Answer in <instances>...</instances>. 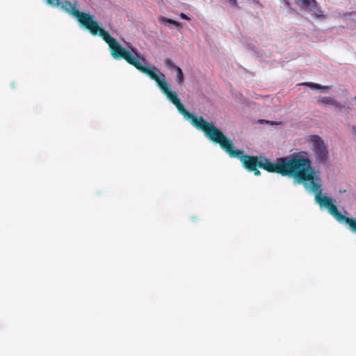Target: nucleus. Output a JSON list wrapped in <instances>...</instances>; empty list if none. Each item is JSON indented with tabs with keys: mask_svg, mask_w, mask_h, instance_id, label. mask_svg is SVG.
I'll use <instances>...</instances> for the list:
<instances>
[{
	"mask_svg": "<svg viewBox=\"0 0 356 356\" xmlns=\"http://www.w3.org/2000/svg\"><path fill=\"white\" fill-rule=\"evenodd\" d=\"M302 152L293 154L291 157H282L277 159L276 163H271L268 159L263 158L260 160L259 168L269 172H276L282 176H288L296 178L298 181L300 179H307L306 170L309 168L310 159L302 158Z\"/></svg>",
	"mask_w": 356,
	"mask_h": 356,
	"instance_id": "1",
	"label": "nucleus"
},
{
	"mask_svg": "<svg viewBox=\"0 0 356 356\" xmlns=\"http://www.w3.org/2000/svg\"><path fill=\"white\" fill-rule=\"evenodd\" d=\"M106 42L108 44L112 56L115 59H124L129 64L134 66L140 72L147 74L150 79L155 81L159 87L165 80V75L161 73L157 68H152L144 66L137 58L138 57V51L136 49H131L132 52L136 55L134 56L130 51L123 48L120 44L111 35H106Z\"/></svg>",
	"mask_w": 356,
	"mask_h": 356,
	"instance_id": "2",
	"label": "nucleus"
},
{
	"mask_svg": "<svg viewBox=\"0 0 356 356\" xmlns=\"http://www.w3.org/2000/svg\"><path fill=\"white\" fill-rule=\"evenodd\" d=\"M318 162H325L328 157V150L323 139L318 135H312L308 138Z\"/></svg>",
	"mask_w": 356,
	"mask_h": 356,
	"instance_id": "7",
	"label": "nucleus"
},
{
	"mask_svg": "<svg viewBox=\"0 0 356 356\" xmlns=\"http://www.w3.org/2000/svg\"><path fill=\"white\" fill-rule=\"evenodd\" d=\"M211 141L218 144L230 157L238 159L242 162L244 168L248 171L254 172L256 176L260 175L261 172L257 169V167L259 168L260 165L258 157L244 154L243 151L241 149H234L232 140L227 138L220 130Z\"/></svg>",
	"mask_w": 356,
	"mask_h": 356,
	"instance_id": "3",
	"label": "nucleus"
},
{
	"mask_svg": "<svg viewBox=\"0 0 356 356\" xmlns=\"http://www.w3.org/2000/svg\"><path fill=\"white\" fill-rule=\"evenodd\" d=\"M47 4L52 7H59L60 6V0H45Z\"/></svg>",
	"mask_w": 356,
	"mask_h": 356,
	"instance_id": "16",
	"label": "nucleus"
},
{
	"mask_svg": "<svg viewBox=\"0 0 356 356\" xmlns=\"http://www.w3.org/2000/svg\"><path fill=\"white\" fill-rule=\"evenodd\" d=\"M318 103L323 105H332L337 107L341 106L339 103H338L334 99L330 97H323L320 98L318 100Z\"/></svg>",
	"mask_w": 356,
	"mask_h": 356,
	"instance_id": "10",
	"label": "nucleus"
},
{
	"mask_svg": "<svg viewBox=\"0 0 356 356\" xmlns=\"http://www.w3.org/2000/svg\"><path fill=\"white\" fill-rule=\"evenodd\" d=\"M316 16H317L318 17H321V15H318V14H316Z\"/></svg>",
	"mask_w": 356,
	"mask_h": 356,
	"instance_id": "22",
	"label": "nucleus"
},
{
	"mask_svg": "<svg viewBox=\"0 0 356 356\" xmlns=\"http://www.w3.org/2000/svg\"><path fill=\"white\" fill-rule=\"evenodd\" d=\"M260 123L263 124L264 122L266 123V124H270L271 125H274V124H281V122H273V121H266V120H259Z\"/></svg>",
	"mask_w": 356,
	"mask_h": 356,
	"instance_id": "17",
	"label": "nucleus"
},
{
	"mask_svg": "<svg viewBox=\"0 0 356 356\" xmlns=\"http://www.w3.org/2000/svg\"><path fill=\"white\" fill-rule=\"evenodd\" d=\"M228 1L234 6H238V3L236 0H228Z\"/></svg>",
	"mask_w": 356,
	"mask_h": 356,
	"instance_id": "18",
	"label": "nucleus"
},
{
	"mask_svg": "<svg viewBox=\"0 0 356 356\" xmlns=\"http://www.w3.org/2000/svg\"><path fill=\"white\" fill-rule=\"evenodd\" d=\"M328 211L332 214L338 221L344 222L348 224L351 230L356 232V218H350L342 215L341 213L338 210L336 205L333 203L327 208Z\"/></svg>",
	"mask_w": 356,
	"mask_h": 356,
	"instance_id": "8",
	"label": "nucleus"
},
{
	"mask_svg": "<svg viewBox=\"0 0 356 356\" xmlns=\"http://www.w3.org/2000/svg\"><path fill=\"white\" fill-rule=\"evenodd\" d=\"M175 71L177 73V76H176L177 82L179 85H181L184 80L183 72L179 67H176Z\"/></svg>",
	"mask_w": 356,
	"mask_h": 356,
	"instance_id": "13",
	"label": "nucleus"
},
{
	"mask_svg": "<svg viewBox=\"0 0 356 356\" xmlns=\"http://www.w3.org/2000/svg\"><path fill=\"white\" fill-rule=\"evenodd\" d=\"M287 6H289L290 3L288 0H283Z\"/></svg>",
	"mask_w": 356,
	"mask_h": 356,
	"instance_id": "20",
	"label": "nucleus"
},
{
	"mask_svg": "<svg viewBox=\"0 0 356 356\" xmlns=\"http://www.w3.org/2000/svg\"><path fill=\"white\" fill-rule=\"evenodd\" d=\"M174 105L186 119L190 120L191 124L198 129L202 131L207 138H208L211 141L220 131V129L217 128L213 122H207L202 116L197 117L193 113L188 112L180 100L177 101L174 104Z\"/></svg>",
	"mask_w": 356,
	"mask_h": 356,
	"instance_id": "6",
	"label": "nucleus"
},
{
	"mask_svg": "<svg viewBox=\"0 0 356 356\" xmlns=\"http://www.w3.org/2000/svg\"><path fill=\"white\" fill-rule=\"evenodd\" d=\"M159 88L161 91L167 96L168 99L174 104L179 99L177 97V92L175 91H172L169 88V85L166 81L163 82L160 86Z\"/></svg>",
	"mask_w": 356,
	"mask_h": 356,
	"instance_id": "9",
	"label": "nucleus"
},
{
	"mask_svg": "<svg viewBox=\"0 0 356 356\" xmlns=\"http://www.w3.org/2000/svg\"><path fill=\"white\" fill-rule=\"evenodd\" d=\"M159 21L161 23H163V24H165L167 22V23H169V24H174V25H176V26L179 25V23L177 21L171 19H168V18H166L165 17H161L159 19Z\"/></svg>",
	"mask_w": 356,
	"mask_h": 356,
	"instance_id": "15",
	"label": "nucleus"
},
{
	"mask_svg": "<svg viewBox=\"0 0 356 356\" xmlns=\"http://www.w3.org/2000/svg\"><path fill=\"white\" fill-rule=\"evenodd\" d=\"M181 17L182 19H189V18L184 13H181Z\"/></svg>",
	"mask_w": 356,
	"mask_h": 356,
	"instance_id": "19",
	"label": "nucleus"
},
{
	"mask_svg": "<svg viewBox=\"0 0 356 356\" xmlns=\"http://www.w3.org/2000/svg\"><path fill=\"white\" fill-rule=\"evenodd\" d=\"M141 60H143V63L145 62V59L144 58H141Z\"/></svg>",
	"mask_w": 356,
	"mask_h": 356,
	"instance_id": "21",
	"label": "nucleus"
},
{
	"mask_svg": "<svg viewBox=\"0 0 356 356\" xmlns=\"http://www.w3.org/2000/svg\"><path fill=\"white\" fill-rule=\"evenodd\" d=\"M301 85L307 86L309 87L312 89H325V90H328L329 88H330L329 86H322L320 84L312 83V82H305V83H302Z\"/></svg>",
	"mask_w": 356,
	"mask_h": 356,
	"instance_id": "12",
	"label": "nucleus"
},
{
	"mask_svg": "<svg viewBox=\"0 0 356 356\" xmlns=\"http://www.w3.org/2000/svg\"><path fill=\"white\" fill-rule=\"evenodd\" d=\"M76 1L73 5L70 1H65L63 3L60 2V6L59 7H60L62 10L75 17L80 24L87 29L91 34L93 35L99 34L106 42V37L104 36V33L106 35L110 34L104 29H102L99 26L97 22L94 20L92 15L77 10L76 8Z\"/></svg>",
	"mask_w": 356,
	"mask_h": 356,
	"instance_id": "4",
	"label": "nucleus"
},
{
	"mask_svg": "<svg viewBox=\"0 0 356 356\" xmlns=\"http://www.w3.org/2000/svg\"><path fill=\"white\" fill-rule=\"evenodd\" d=\"M300 1H301L302 6L310 10H312L313 8H315L317 5L316 0H300Z\"/></svg>",
	"mask_w": 356,
	"mask_h": 356,
	"instance_id": "11",
	"label": "nucleus"
},
{
	"mask_svg": "<svg viewBox=\"0 0 356 356\" xmlns=\"http://www.w3.org/2000/svg\"><path fill=\"white\" fill-rule=\"evenodd\" d=\"M305 174L307 179H300L298 182H303L305 187L309 188L310 191L315 194V200L321 207L328 208L333 203L332 200L330 197L322 196L321 180L315 175L312 162L309 163V168H307Z\"/></svg>",
	"mask_w": 356,
	"mask_h": 356,
	"instance_id": "5",
	"label": "nucleus"
},
{
	"mask_svg": "<svg viewBox=\"0 0 356 356\" xmlns=\"http://www.w3.org/2000/svg\"><path fill=\"white\" fill-rule=\"evenodd\" d=\"M164 63L165 65V66L170 69V70H176V67H177L175 64L174 63L172 62V60L170 59V58H165L164 60Z\"/></svg>",
	"mask_w": 356,
	"mask_h": 356,
	"instance_id": "14",
	"label": "nucleus"
}]
</instances>
